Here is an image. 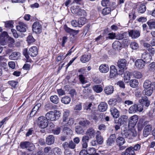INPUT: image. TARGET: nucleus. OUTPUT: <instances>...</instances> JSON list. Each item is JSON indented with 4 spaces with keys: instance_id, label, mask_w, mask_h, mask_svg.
<instances>
[{
    "instance_id": "79ce46f5",
    "label": "nucleus",
    "mask_w": 155,
    "mask_h": 155,
    "mask_svg": "<svg viewBox=\"0 0 155 155\" xmlns=\"http://www.w3.org/2000/svg\"><path fill=\"white\" fill-rule=\"evenodd\" d=\"M138 84V81L136 79L131 80L130 82V85L131 87L133 88L137 87Z\"/></svg>"
},
{
    "instance_id": "09e8293b",
    "label": "nucleus",
    "mask_w": 155,
    "mask_h": 155,
    "mask_svg": "<svg viewBox=\"0 0 155 155\" xmlns=\"http://www.w3.org/2000/svg\"><path fill=\"white\" fill-rule=\"evenodd\" d=\"M117 102V100L116 98L110 99L108 102V104L109 105L113 106L115 105Z\"/></svg>"
},
{
    "instance_id": "de8ad7c7",
    "label": "nucleus",
    "mask_w": 155,
    "mask_h": 155,
    "mask_svg": "<svg viewBox=\"0 0 155 155\" xmlns=\"http://www.w3.org/2000/svg\"><path fill=\"white\" fill-rule=\"evenodd\" d=\"M111 11L110 8L107 7L104 8L102 11V13L104 15H106L109 14Z\"/></svg>"
},
{
    "instance_id": "9b49d317",
    "label": "nucleus",
    "mask_w": 155,
    "mask_h": 155,
    "mask_svg": "<svg viewBox=\"0 0 155 155\" xmlns=\"http://www.w3.org/2000/svg\"><path fill=\"white\" fill-rule=\"evenodd\" d=\"M127 65V61L125 59H120L118 62L117 65L120 69L124 70L126 67Z\"/></svg>"
},
{
    "instance_id": "c85d7f7f",
    "label": "nucleus",
    "mask_w": 155,
    "mask_h": 155,
    "mask_svg": "<svg viewBox=\"0 0 155 155\" xmlns=\"http://www.w3.org/2000/svg\"><path fill=\"white\" fill-rule=\"evenodd\" d=\"M146 9L145 5L143 3L138 6L137 10L138 13H143L145 12Z\"/></svg>"
},
{
    "instance_id": "58836bf2",
    "label": "nucleus",
    "mask_w": 155,
    "mask_h": 155,
    "mask_svg": "<svg viewBox=\"0 0 155 155\" xmlns=\"http://www.w3.org/2000/svg\"><path fill=\"white\" fill-rule=\"evenodd\" d=\"M155 90V89L150 88L149 89H145L143 91V93L144 95L148 96H150L153 92V90Z\"/></svg>"
},
{
    "instance_id": "c756f323",
    "label": "nucleus",
    "mask_w": 155,
    "mask_h": 155,
    "mask_svg": "<svg viewBox=\"0 0 155 155\" xmlns=\"http://www.w3.org/2000/svg\"><path fill=\"white\" fill-rule=\"evenodd\" d=\"M91 57L90 55L84 54L82 56L81 58V61L83 63H86L89 61Z\"/></svg>"
},
{
    "instance_id": "7ed1b4c3",
    "label": "nucleus",
    "mask_w": 155,
    "mask_h": 155,
    "mask_svg": "<svg viewBox=\"0 0 155 155\" xmlns=\"http://www.w3.org/2000/svg\"><path fill=\"white\" fill-rule=\"evenodd\" d=\"M37 123L38 126L41 129L46 128L48 124L47 118L43 116H40L38 118Z\"/></svg>"
},
{
    "instance_id": "20e7f679",
    "label": "nucleus",
    "mask_w": 155,
    "mask_h": 155,
    "mask_svg": "<svg viewBox=\"0 0 155 155\" xmlns=\"http://www.w3.org/2000/svg\"><path fill=\"white\" fill-rule=\"evenodd\" d=\"M143 125H145L143 130V134L145 137H147L150 133L152 129V125L149 124L148 121L143 122Z\"/></svg>"
},
{
    "instance_id": "aec40b11",
    "label": "nucleus",
    "mask_w": 155,
    "mask_h": 155,
    "mask_svg": "<svg viewBox=\"0 0 155 155\" xmlns=\"http://www.w3.org/2000/svg\"><path fill=\"white\" fill-rule=\"evenodd\" d=\"M109 70L108 66L106 64H102L99 67V70L102 73H107L108 71Z\"/></svg>"
},
{
    "instance_id": "473e14b6",
    "label": "nucleus",
    "mask_w": 155,
    "mask_h": 155,
    "mask_svg": "<svg viewBox=\"0 0 155 155\" xmlns=\"http://www.w3.org/2000/svg\"><path fill=\"white\" fill-rule=\"evenodd\" d=\"M131 73L128 71H126L124 74V78L126 82H128L130 78Z\"/></svg>"
},
{
    "instance_id": "ea45409f",
    "label": "nucleus",
    "mask_w": 155,
    "mask_h": 155,
    "mask_svg": "<svg viewBox=\"0 0 155 155\" xmlns=\"http://www.w3.org/2000/svg\"><path fill=\"white\" fill-rule=\"evenodd\" d=\"M63 132L68 135H71L72 134V131L71 129L67 127H64L63 129Z\"/></svg>"
},
{
    "instance_id": "e433bc0d",
    "label": "nucleus",
    "mask_w": 155,
    "mask_h": 155,
    "mask_svg": "<svg viewBox=\"0 0 155 155\" xmlns=\"http://www.w3.org/2000/svg\"><path fill=\"white\" fill-rule=\"evenodd\" d=\"M69 115V112L68 110H66L63 113V119L64 122H67Z\"/></svg>"
},
{
    "instance_id": "a18cd8bd",
    "label": "nucleus",
    "mask_w": 155,
    "mask_h": 155,
    "mask_svg": "<svg viewBox=\"0 0 155 155\" xmlns=\"http://www.w3.org/2000/svg\"><path fill=\"white\" fill-rule=\"evenodd\" d=\"M53 152L54 155H61L62 153L61 150L58 147L54 148Z\"/></svg>"
},
{
    "instance_id": "423d86ee",
    "label": "nucleus",
    "mask_w": 155,
    "mask_h": 155,
    "mask_svg": "<svg viewBox=\"0 0 155 155\" xmlns=\"http://www.w3.org/2000/svg\"><path fill=\"white\" fill-rule=\"evenodd\" d=\"M129 36L133 39H136L139 37L140 35V31L139 30L134 29L128 31Z\"/></svg>"
},
{
    "instance_id": "72a5a7b5",
    "label": "nucleus",
    "mask_w": 155,
    "mask_h": 155,
    "mask_svg": "<svg viewBox=\"0 0 155 155\" xmlns=\"http://www.w3.org/2000/svg\"><path fill=\"white\" fill-rule=\"evenodd\" d=\"M71 99L70 97L68 96H65L62 97L61 99V102L65 104H68L71 101Z\"/></svg>"
},
{
    "instance_id": "a211bd4d",
    "label": "nucleus",
    "mask_w": 155,
    "mask_h": 155,
    "mask_svg": "<svg viewBox=\"0 0 155 155\" xmlns=\"http://www.w3.org/2000/svg\"><path fill=\"white\" fill-rule=\"evenodd\" d=\"M107 105L105 102H101L98 105V110L102 112L105 111L107 109Z\"/></svg>"
},
{
    "instance_id": "f3484780",
    "label": "nucleus",
    "mask_w": 155,
    "mask_h": 155,
    "mask_svg": "<svg viewBox=\"0 0 155 155\" xmlns=\"http://www.w3.org/2000/svg\"><path fill=\"white\" fill-rule=\"evenodd\" d=\"M33 146V144L28 141L22 142L20 144V146L22 149L29 148Z\"/></svg>"
},
{
    "instance_id": "13d9d810",
    "label": "nucleus",
    "mask_w": 155,
    "mask_h": 155,
    "mask_svg": "<svg viewBox=\"0 0 155 155\" xmlns=\"http://www.w3.org/2000/svg\"><path fill=\"white\" fill-rule=\"evenodd\" d=\"M13 22L12 21H10L5 22V26L7 28H12L13 26Z\"/></svg>"
},
{
    "instance_id": "bb28decb",
    "label": "nucleus",
    "mask_w": 155,
    "mask_h": 155,
    "mask_svg": "<svg viewBox=\"0 0 155 155\" xmlns=\"http://www.w3.org/2000/svg\"><path fill=\"white\" fill-rule=\"evenodd\" d=\"M112 48L115 50H120L121 48V44L118 41H114L112 44Z\"/></svg>"
},
{
    "instance_id": "b1692460",
    "label": "nucleus",
    "mask_w": 155,
    "mask_h": 155,
    "mask_svg": "<svg viewBox=\"0 0 155 155\" xmlns=\"http://www.w3.org/2000/svg\"><path fill=\"white\" fill-rule=\"evenodd\" d=\"M20 56V53L18 52H14L9 56V58L11 60H16L18 59Z\"/></svg>"
},
{
    "instance_id": "a19ab883",
    "label": "nucleus",
    "mask_w": 155,
    "mask_h": 155,
    "mask_svg": "<svg viewBox=\"0 0 155 155\" xmlns=\"http://www.w3.org/2000/svg\"><path fill=\"white\" fill-rule=\"evenodd\" d=\"M147 23L150 29H155V20H150L147 22Z\"/></svg>"
},
{
    "instance_id": "c03bdc74",
    "label": "nucleus",
    "mask_w": 155,
    "mask_h": 155,
    "mask_svg": "<svg viewBox=\"0 0 155 155\" xmlns=\"http://www.w3.org/2000/svg\"><path fill=\"white\" fill-rule=\"evenodd\" d=\"M26 41L28 45H31L35 41V40L32 36L29 35L27 37Z\"/></svg>"
},
{
    "instance_id": "f03ea898",
    "label": "nucleus",
    "mask_w": 155,
    "mask_h": 155,
    "mask_svg": "<svg viewBox=\"0 0 155 155\" xmlns=\"http://www.w3.org/2000/svg\"><path fill=\"white\" fill-rule=\"evenodd\" d=\"M122 136L129 139H132L137 135V132L134 128L131 130H126L123 131L121 133Z\"/></svg>"
},
{
    "instance_id": "4c0bfd02",
    "label": "nucleus",
    "mask_w": 155,
    "mask_h": 155,
    "mask_svg": "<svg viewBox=\"0 0 155 155\" xmlns=\"http://www.w3.org/2000/svg\"><path fill=\"white\" fill-rule=\"evenodd\" d=\"M93 89L97 93H101L103 90V88L101 85H97L94 86Z\"/></svg>"
},
{
    "instance_id": "69168bd1",
    "label": "nucleus",
    "mask_w": 155,
    "mask_h": 155,
    "mask_svg": "<svg viewBox=\"0 0 155 155\" xmlns=\"http://www.w3.org/2000/svg\"><path fill=\"white\" fill-rule=\"evenodd\" d=\"M67 123L66 124V125H72L74 123V119L70 117L69 118V119L68 120H67Z\"/></svg>"
},
{
    "instance_id": "603ef678",
    "label": "nucleus",
    "mask_w": 155,
    "mask_h": 155,
    "mask_svg": "<svg viewBox=\"0 0 155 155\" xmlns=\"http://www.w3.org/2000/svg\"><path fill=\"white\" fill-rule=\"evenodd\" d=\"M127 34V32L121 34H119L116 36V39L120 40H122L124 39V36Z\"/></svg>"
},
{
    "instance_id": "8fccbe9b",
    "label": "nucleus",
    "mask_w": 155,
    "mask_h": 155,
    "mask_svg": "<svg viewBox=\"0 0 155 155\" xmlns=\"http://www.w3.org/2000/svg\"><path fill=\"white\" fill-rule=\"evenodd\" d=\"M90 122L87 120H84L80 121L79 122V124L82 126H86L88 125Z\"/></svg>"
},
{
    "instance_id": "39448f33",
    "label": "nucleus",
    "mask_w": 155,
    "mask_h": 155,
    "mask_svg": "<svg viewBox=\"0 0 155 155\" xmlns=\"http://www.w3.org/2000/svg\"><path fill=\"white\" fill-rule=\"evenodd\" d=\"M138 120V117L136 115H134L131 117L129 118L128 123L129 127L134 128L136 125Z\"/></svg>"
},
{
    "instance_id": "bf43d9fd",
    "label": "nucleus",
    "mask_w": 155,
    "mask_h": 155,
    "mask_svg": "<svg viewBox=\"0 0 155 155\" xmlns=\"http://www.w3.org/2000/svg\"><path fill=\"white\" fill-rule=\"evenodd\" d=\"M75 131L78 134H81L84 132L82 128L79 126H77L76 127Z\"/></svg>"
},
{
    "instance_id": "ddd939ff",
    "label": "nucleus",
    "mask_w": 155,
    "mask_h": 155,
    "mask_svg": "<svg viewBox=\"0 0 155 155\" xmlns=\"http://www.w3.org/2000/svg\"><path fill=\"white\" fill-rule=\"evenodd\" d=\"M116 138L115 134H111L107 141V145L108 146H110L114 144Z\"/></svg>"
},
{
    "instance_id": "6e6d98bb",
    "label": "nucleus",
    "mask_w": 155,
    "mask_h": 155,
    "mask_svg": "<svg viewBox=\"0 0 155 155\" xmlns=\"http://www.w3.org/2000/svg\"><path fill=\"white\" fill-rule=\"evenodd\" d=\"M137 126L138 131H141L144 126H145V125H143V122H141L140 121L137 123Z\"/></svg>"
},
{
    "instance_id": "c9c22d12",
    "label": "nucleus",
    "mask_w": 155,
    "mask_h": 155,
    "mask_svg": "<svg viewBox=\"0 0 155 155\" xmlns=\"http://www.w3.org/2000/svg\"><path fill=\"white\" fill-rule=\"evenodd\" d=\"M51 101L55 104H57L59 102V99L57 95L51 96L50 98Z\"/></svg>"
},
{
    "instance_id": "680f3d73",
    "label": "nucleus",
    "mask_w": 155,
    "mask_h": 155,
    "mask_svg": "<svg viewBox=\"0 0 155 155\" xmlns=\"http://www.w3.org/2000/svg\"><path fill=\"white\" fill-rule=\"evenodd\" d=\"M127 152L129 153L130 155H134L135 154V152L133 150V147H130L126 149Z\"/></svg>"
},
{
    "instance_id": "4d7b16f0",
    "label": "nucleus",
    "mask_w": 155,
    "mask_h": 155,
    "mask_svg": "<svg viewBox=\"0 0 155 155\" xmlns=\"http://www.w3.org/2000/svg\"><path fill=\"white\" fill-rule=\"evenodd\" d=\"M87 150V154L91 155H92L96 152V150L94 148H90L88 149Z\"/></svg>"
},
{
    "instance_id": "6ab92c4d",
    "label": "nucleus",
    "mask_w": 155,
    "mask_h": 155,
    "mask_svg": "<svg viewBox=\"0 0 155 155\" xmlns=\"http://www.w3.org/2000/svg\"><path fill=\"white\" fill-rule=\"evenodd\" d=\"M54 141V137L53 135H50L46 138V143L48 145H51L53 144Z\"/></svg>"
},
{
    "instance_id": "dca6fc26",
    "label": "nucleus",
    "mask_w": 155,
    "mask_h": 155,
    "mask_svg": "<svg viewBox=\"0 0 155 155\" xmlns=\"http://www.w3.org/2000/svg\"><path fill=\"white\" fill-rule=\"evenodd\" d=\"M110 111L111 114L114 118H117L119 117V112L115 107H111Z\"/></svg>"
},
{
    "instance_id": "5fc2aeb1",
    "label": "nucleus",
    "mask_w": 155,
    "mask_h": 155,
    "mask_svg": "<svg viewBox=\"0 0 155 155\" xmlns=\"http://www.w3.org/2000/svg\"><path fill=\"white\" fill-rule=\"evenodd\" d=\"M15 42L14 39L12 37H9L8 39V46L10 48L12 47L14 45Z\"/></svg>"
},
{
    "instance_id": "3c124183",
    "label": "nucleus",
    "mask_w": 155,
    "mask_h": 155,
    "mask_svg": "<svg viewBox=\"0 0 155 155\" xmlns=\"http://www.w3.org/2000/svg\"><path fill=\"white\" fill-rule=\"evenodd\" d=\"M150 54L147 52H144L142 54L141 58L146 60H148L150 58Z\"/></svg>"
},
{
    "instance_id": "2eb2a0df",
    "label": "nucleus",
    "mask_w": 155,
    "mask_h": 155,
    "mask_svg": "<svg viewBox=\"0 0 155 155\" xmlns=\"http://www.w3.org/2000/svg\"><path fill=\"white\" fill-rule=\"evenodd\" d=\"M29 55L32 57L36 56L38 53V50L36 46H33L28 51Z\"/></svg>"
},
{
    "instance_id": "37998d69",
    "label": "nucleus",
    "mask_w": 155,
    "mask_h": 155,
    "mask_svg": "<svg viewBox=\"0 0 155 155\" xmlns=\"http://www.w3.org/2000/svg\"><path fill=\"white\" fill-rule=\"evenodd\" d=\"M133 75L135 78L137 79H140L142 77V74L141 73L137 71H134Z\"/></svg>"
},
{
    "instance_id": "1a4fd4ad",
    "label": "nucleus",
    "mask_w": 155,
    "mask_h": 155,
    "mask_svg": "<svg viewBox=\"0 0 155 155\" xmlns=\"http://www.w3.org/2000/svg\"><path fill=\"white\" fill-rule=\"evenodd\" d=\"M135 65L137 69H142L145 65V61L141 59H137L135 61Z\"/></svg>"
},
{
    "instance_id": "0e129e2a",
    "label": "nucleus",
    "mask_w": 155,
    "mask_h": 155,
    "mask_svg": "<svg viewBox=\"0 0 155 155\" xmlns=\"http://www.w3.org/2000/svg\"><path fill=\"white\" fill-rule=\"evenodd\" d=\"M69 144V148L71 149H74L75 148L76 144L74 143L71 140L68 143Z\"/></svg>"
},
{
    "instance_id": "4be33fe9",
    "label": "nucleus",
    "mask_w": 155,
    "mask_h": 155,
    "mask_svg": "<svg viewBox=\"0 0 155 155\" xmlns=\"http://www.w3.org/2000/svg\"><path fill=\"white\" fill-rule=\"evenodd\" d=\"M139 101L140 103L147 107H148L150 104V101L148 100V98L146 96L142 97V99L139 100Z\"/></svg>"
},
{
    "instance_id": "052dcab7",
    "label": "nucleus",
    "mask_w": 155,
    "mask_h": 155,
    "mask_svg": "<svg viewBox=\"0 0 155 155\" xmlns=\"http://www.w3.org/2000/svg\"><path fill=\"white\" fill-rule=\"evenodd\" d=\"M23 54L27 59H29V55L27 48L24 49L23 51Z\"/></svg>"
},
{
    "instance_id": "49530a36",
    "label": "nucleus",
    "mask_w": 155,
    "mask_h": 155,
    "mask_svg": "<svg viewBox=\"0 0 155 155\" xmlns=\"http://www.w3.org/2000/svg\"><path fill=\"white\" fill-rule=\"evenodd\" d=\"M79 79L82 84H84L87 83V81L85 80V78L82 74L79 75Z\"/></svg>"
},
{
    "instance_id": "f257e3e1",
    "label": "nucleus",
    "mask_w": 155,
    "mask_h": 155,
    "mask_svg": "<svg viewBox=\"0 0 155 155\" xmlns=\"http://www.w3.org/2000/svg\"><path fill=\"white\" fill-rule=\"evenodd\" d=\"M61 113L58 110H54L50 111L47 113L45 117L48 120L55 121L58 119L60 116Z\"/></svg>"
},
{
    "instance_id": "a878e982",
    "label": "nucleus",
    "mask_w": 155,
    "mask_h": 155,
    "mask_svg": "<svg viewBox=\"0 0 155 155\" xmlns=\"http://www.w3.org/2000/svg\"><path fill=\"white\" fill-rule=\"evenodd\" d=\"M95 131L92 128H89L87 131L86 134L89 136L90 138H92L94 137L95 134Z\"/></svg>"
},
{
    "instance_id": "4468645a",
    "label": "nucleus",
    "mask_w": 155,
    "mask_h": 155,
    "mask_svg": "<svg viewBox=\"0 0 155 155\" xmlns=\"http://www.w3.org/2000/svg\"><path fill=\"white\" fill-rule=\"evenodd\" d=\"M26 25L22 22H20L19 25L17 26L16 29L20 32H24L26 31Z\"/></svg>"
},
{
    "instance_id": "f8f14e48",
    "label": "nucleus",
    "mask_w": 155,
    "mask_h": 155,
    "mask_svg": "<svg viewBox=\"0 0 155 155\" xmlns=\"http://www.w3.org/2000/svg\"><path fill=\"white\" fill-rule=\"evenodd\" d=\"M117 74V71L116 67L114 65H111L110 68V78H112L116 77Z\"/></svg>"
},
{
    "instance_id": "e2e57ef3",
    "label": "nucleus",
    "mask_w": 155,
    "mask_h": 155,
    "mask_svg": "<svg viewBox=\"0 0 155 155\" xmlns=\"http://www.w3.org/2000/svg\"><path fill=\"white\" fill-rule=\"evenodd\" d=\"M108 36L106 37V38H109L110 39H113L116 38V34L115 33H110L108 34Z\"/></svg>"
},
{
    "instance_id": "393cba45",
    "label": "nucleus",
    "mask_w": 155,
    "mask_h": 155,
    "mask_svg": "<svg viewBox=\"0 0 155 155\" xmlns=\"http://www.w3.org/2000/svg\"><path fill=\"white\" fill-rule=\"evenodd\" d=\"M96 134V140L98 143L99 144H102L103 142V137L101 135V132L99 131H97Z\"/></svg>"
},
{
    "instance_id": "2f4dec72",
    "label": "nucleus",
    "mask_w": 155,
    "mask_h": 155,
    "mask_svg": "<svg viewBox=\"0 0 155 155\" xmlns=\"http://www.w3.org/2000/svg\"><path fill=\"white\" fill-rule=\"evenodd\" d=\"M80 9L78 7H77L76 6H73L71 8V12L73 14L78 15L79 14Z\"/></svg>"
},
{
    "instance_id": "cd10ccee",
    "label": "nucleus",
    "mask_w": 155,
    "mask_h": 155,
    "mask_svg": "<svg viewBox=\"0 0 155 155\" xmlns=\"http://www.w3.org/2000/svg\"><path fill=\"white\" fill-rule=\"evenodd\" d=\"M79 27H81L87 22V19L84 17H80L78 20Z\"/></svg>"
},
{
    "instance_id": "0eeeda50",
    "label": "nucleus",
    "mask_w": 155,
    "mask_h": 155,
    "mask_svg": "<svg viewBox=\"0 0 155 155\" xmlns=\"http://www.w3.org/2000/svg\"><path fill=\"white\" fill-rule=\"evenodd\" d=\"M32 29L36 33H40L42 30L41 25L38 22H35L32 26Z\"/></svg>"
},
{
    "instance_id": "412c9836",
    "label": "nucleus",
    "mask_w": 155,
    "mask_h": 155,
    "mask_svg": "<svg viewBox=\"0 0 155 155\" xmlns=\"http://www.w3.org/2000/svg\"><path fill=\"white\" fill-rule=\"evenodd\" d=\"M104 90L105 93L107 95L111 94L113 92L114 89L113 86L111 85L107 86L105 87Z\"/></svg>"
},
{
    "instance_id": "f704fd0d",
    "label": "nucleus",
    "mask_w": 155,
    "mask_h": 155,
    "mask_svg": "<svg viewBox=\"0 0 155 155\" xmlns=\"http://www.w3.org/2000/svg\"><path fill=\"white\" fill-rule=\"evenodd\" d=\"M137 104H135L132 105L129 108L128 110V112L129 113H134L137 112Z\"/></svg>"
},
{
    "instance_id": "9d476101",
    "label": "nucleus",
    "mask_w": 155,
    "mask_h": 155,
    "mask_svg": "<svg viewBox=\"0 0 155 155\" xmlns=\"http://www.w3.org/2000/svg\"><path fill=\"white\" fill-rule=\"evenodd\" d=\"M143 87L145 89L149 88L155 89V82H151L149 80H146L143 84Z\"/></svg>"
},
{
    "instance_id": "6e6552de",
    "label": "nucleus",
    "mask_w": 155,
    "mask_h": 155,
    "mask_svg": "<svg viewBox=\"0 0 155 155\" xmlns=\"http://www.w3.org/2000/svg\"><path fill=\"white\" fill-rule=\"evenodd\" d=\"M128 117L126 115L121 116L118 120H114V123L121 126L126 123Z\"/></svg>"
},
{
    "instance_id": "774afa93",
    "label": "nucleus",
    "mask_w": 155,
    "mask_h": 155,
    "mask_svg": "<svg viewBox=\"0 0 155 155\" xmlns=\"http://www.w3.org/2000/svg\"><path fill=\"white\" fill-rule=\"evenodd\" d=\"M34 132V130L33 128H32L29 129L26 134V137H29L32 135Z\"/></svg>"
},
{
    "instance_id": "864d4df0",
    "label": "nucleus",
    "mask_w": 155,
    "mask_h": 155,
    "mask_svg": "<svg viewBox=\"0 0 155 155\" xmlns=\"http://www.w3.org/2000/svg\"><path fill=\"white\" fill-rule=\"evenodd\" d=\"M130 46L132 49L134 50L137 49L139 47L138 44L135 42H131L130 45Z\"/></svg>"
},
{
    "instance_id": "7c9ffc66",
    "label": "nucleus",
    "mask_w": 155,
    "mask_h": 155,
    "mask_svg": "<svg viewBox=\"0 0 155 155\" xmlns=\"http://www.w3.org/2000/svg\"><path fill=\"white\" fill-rule=\"evenodd\" d=\"M116 142L117 145L121 146L125 143V141L123 137H119L116 139Z\"/></svg>"
},
{
    "instance_id": "338daca9",
    "label": "nucleus",
    "mask_w": 155,
    "mask_h": 155,
    "mask_svg": "<svg viewBox=\"0 0 155 155\" xmlns=\"http://www.w3.org/2000/svg\"><path fill=\"white\" fill-rule=\"evenodd\" d=\"M78 15L83 16H86L87 15V13L84 10L80 8L79 12V14Z\"/></svg>"
},
{
    "instance_id": "5701e85b",
    "label": "nucleus",
    "mask_w": 155,
    "mask_h": 155,
    "mask_svg": "<svg viewBox=\"0 0 155 155\" xmlns=\"http://www.w3.org/2000/svg\"><path fill=\"white\" fill-rule=\"evenodd\" d=\"M41 106V103H37L32 109L30 113V116L33 117L36 114Z\"/></svg>"
}]
</instances>
